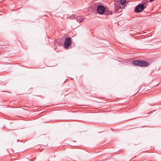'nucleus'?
<instances>
[{"mask_svg":"<svg viewBox=\"0 0 161 161\" xmlns=\"http://www.w3.org/2000/svg\"><path fill=\"white\" fill-rule=\"evenodd\" d=\"M75 15H71L70 16L68 17V18L71 19H74V17Z\"/></svg>","mask_w":161,"mask_h":161,"instance_id":"obj_9","label":"nucleus"},{"mask_svg":"<svg viewBox=\"0 0 161 161\" xmlns=\"http://www.w3.org/2000/svg\"><path fill=\"white\" fill-rule=\"evenodd\" d=\"M97 11L98 14H102L106 11V9L103 6L99 5L97 8Z\"/></svg>","mask_w":161,"mask_h":161,"instance_id":"obj_3","label":"nucleus"},{"mask_svg":"<svg viewBox=\"0 0 161 161\" xmlns=\"http://www.w3.org/2000/svg\"><path fill=\"white\" fill-rule=\"evenodd\" d=\"M120 4L122 5L123 6L125 7V4L126 3V0H119Z\"/></svg>","mask_w":161,"mask_h":161,"instance_id":"obj_7","label":"nucleus"},{"mask_svg":"<svg viewBox=\"0 0 161 161\" xmlns=\"http://www.w3.org/2000/svg\"><path fill=\"white\" fill-rule=\"evenodd\" d=\"M149 3V2L146 0H144L142 2V4H143V5H146V4H147Z\"/></svg>","mask_w":161,"mask_h":161,"instance_id":"obj_8","label":"nucleus"},{"mask_svg":"<svg viewBox=\"0 0 161 161\" xmlns=\"http://www.w3.org/2000/svg\"><path fill=\"white\" fill-rule=\"evenodd\" d=\"M114 4L115 8V12H114L115 13L118 12L119 10H120L123 8V7L121 8V6H120V4L118 3V2L115 3Z\"/></svg>","mask_w":161,"mask_h":161,"instance_id":"obj_5","label":"nucleus"},{"mask_svg":"<svg viewBox=\"0 0 161 161\" xmlns=\"http://www.w3.org/2000/svg\"><path fill=\"white\" fill-rule=\"evenodd\" d=\"M74 19H75L78 22L81 23L85 19V18H82L80 16H77L75 15L74 17Z\"/></svg>","mask_w":161,"mask_h":161,"instance_id":"obj_6","label":"nucleus"},{"mask_svg":"<svg viewBox=\"0 0 161 161\" xmlns=\"http://www.w3.org/2000/svg\"><path fill=\"white\" fill-rule=\"evenodd\" d=\"M133 64L141 67H147L149 65L148 62L140 60H135L132 62Z\"/></svg>","mask_w":161,"mask_h":161,"instance_id":"obj_1","label":"nucleus"},{"mask_svg":"<svg viewBox=\"0 0 161 161\" xmlns=\"http://www.w3.org/2000/svg\"><path fill=\"white\" fill-rule=\"evenodd\" d=\"M111 14H112V12H111Z\"/></svg>","mask_w":161,"mask_h":161,"instance_id":"obj_10","label":"nucleus"},{"mask_svg":"<svg viewBox=\"0 0 161 161\" xmlns=\"http://www.w3.org/2000/svg\"><path fill=\"white\" fill-rule=\"evenodd\" d=\"M71 41V39L70 37H67L65 39L64 44L65 48H68L70 46Z\"/></svg>","mask_w":161,"mask_h":161,"instance_id":"obj_4","label":"nucleus"},{"mask_svg":"<svg viewBox=\"0 0 161 161\" xmlns=\"http://www.w3.org/2000/svg\"><path fill=\"white\" fill-rule=\"evenodd\" d=\"M146 7V5H143L142 3L139 4L135 7L134 11L136 13H139L143 11Z\"/></svg>","mask_w":161,"mask_h":161,"instance_id":"obj_2","label":"nucleus"}]
</instances>
